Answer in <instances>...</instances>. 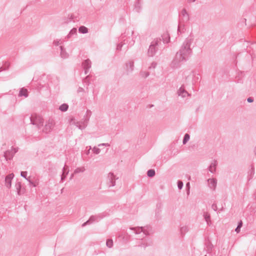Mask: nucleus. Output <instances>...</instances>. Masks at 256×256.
<instances>
[{
    "instance_id": "obj_44",
    "label": "nucleus",
    "mask_w": 256,
    "mask_h": 256,
    "mask_svg": "<svg viewBox=\"0 0 256 256\" xmlns=\"http://www.w3.org/2000/svg\"><path fill=\"white\" fill-rule=\"evenodd\" d=\"M148 245L146 244H140V246H144V248L147 246Z\"/></svg>"
},
{
    "instance_id": "obj_5",
    "label": "nucleus",
    "mask_w": 256,
    "mask_h": 256,
    "mask_svg": "<svg viewBox=\"0 0 256 256\" xmlns=\"http://www.w3.org/2000/svg\"><path fill=\"white\" fill-rule=\"evenodd\" d=\"M54 126L55 122L54 120L50 118L46 121L42 132L46 134H48L52 131Z\"/></svg>"
},
{
    "instance_id": "obj_6",
    "label": "nucleus",
    "mask_w": 256,
    "mask_h": 256,
    "mask_svg": "<svg viewBox=\"0 0 256 256\" xmlns=\"http://www.w3.org/2000/svg\"><path fill=\"white\" fill-rule=\"evenodd\" d=\"M18 151V148L12 147L10 150H6L4 153V156L6 160H11L14 157V154Z\"/></svg>"
},
{
    "instance_id": "obj_18",
    "label": "nucleus",
    "mask_w": 256,
    "mask_h": 256,
    "mask_svg": "<svg viewBox=\"0 0 256 256\" xmlns=\"http://www.w3.org/2000/svg\"><path fill=\"white\" fill-rule=\"evenodd\" d=\"M19 96H24L25 98H26L28 96V90L26 88H22L19 92L18 94Z\"/></svg>"
},
{
    "instance_id": "obj_13",
    "label": "nucleus",
    "mask_w": 256,
    "mask_h": 256,
    "mask_svg": "<svg viewBox=\"0 0 256 256\" xmlns=\"http://www.w3.org/2000/svg\"><path fill=\"white\" fill-rule=\"evenodd\" d=\"M131 229L132 230H134L136 234H138L140 233L141 232H143L144 234V235L149 234L148 232L146 230L145 227L132 228H131Z\"/></svg>"
},
{
    "instance_id": "obj_1",
    "label": "nucleus",
    "mask_w": 256,
    "mask_h": 256,
    "mask_svg": "<svg viewBox=\"0 0 256 256\" xmlns=\"http://www.w3.org/2000/svg\"><path fill=\"white\" fill-rule=\"evenodd\" d=\"M194 40L192 36L186 39L179 50L176 53L175 57L171 63L172 68L178 67L182 63L186 61L192 53L190 46Z\"/></svg>"
},
{
    "instance_id": "obj_2",
    "label": "nucleus",
    "mask_w": 256,
    "mask_h": 256,
    "mask_svg": "<svg viewBox=\"0 0 256 256\" xmlns=\"http://www.w3.org/2000/svg\"><path fill=\"white\" fill-rule=\"evenodd\" d=\"M161 44V39L160 38H154L151 42L148 51V55L149 56L152 57L156 54L158 47Z\"/></svg>"
},
{
    "instance_id": "obj_14",
    "label": "nucleus",
    "mask_w": 256,
    "mask_h": 256,
    "mask_svg": "<svg viewBox=\"0 0 256 256\" xmlns=\"http://www.w3.org/2000/svg\"><path fill=\"white\" fill-rule=\"evenodd\" d=\"M208 186L209 188L212 190H214L216 186L217 180L215 178H209L208 180Z\"/></svg>"
},
{
    "instance_id": "obj_29",
    "label": "nucleus",
    "mask_w": 256,
    "mask_h": 256,
    "mask_svg": "<svg viewBox=\"0 0 256 256\" xmlns=\"http://www.w3.org/2000/svg\"><path fill=\"white\" fill-rule=\"evenodd\" d=\"M106 245L109 248H112V246H113L112 240H110V239L108 240L106 242Z\"/></svg>"
},
{
    "instance_id": "obj_26",
    "label": "nucleus",
    "mask_w": 256,
    "mask_h": 256,
    "mask_svg": "<svg viewBox=\"0 0 256 256\" xmlns=\"http://www.w3.org/2000/svg\"><path fill=\"white\" fill-rule=\"evenodd\" d=\"M162 36L164 42L168 43L170 42V36L168 34H164Z\"/></svg>"
},
{
    "instance_id": "obj_20",
    "label": "nucleus",
    "mask_w": 256,
    "mask_h": 256,
    "mask_svg": "<svg viewBox=\"0 0 256 256\" xmlns=\"http://www.w3.org/2000/svg\"><path fill=\"white\" fill-rule=\"evenodd\" d=\"M60 56H61L62 58H67L68 57V54L63 49V48L62 46H60Z\"/></svg>"
},
{
    "instance_id": "obj_12",
    "label": "nucleus",
    "mask_w": 256,
    "mask_h": 256,
    "mask_svg": "<svg viewBox=\"0 0 256 256\" xmlns=\"http://www.w3.org/2000/svg\"><path fill=\"white\" fill-rule=\"evenodd\" d=\"M126 68L127 74L132 72L134 69V62L133 61H128L126 64Z\"/></svg>"
},
{
    "instance_id": "obj_11",
    "label": "nucleus",
    "mask_w": 256,
    "mask_h": 256,
    "mask_svg": "<svg viewBox=\"0 0 256 256\" xmlns=\"http://www.w3.org/2000/svg\"><path fill=\"white\" fill-rule=\"evenodd\" d=\"M14 177V174H10L6 176L5 178V184L6 186L10 188L12 186V180Z\"/></svg>"
},
{
    "instance_id": "obj_4",
    "label": "nucleus",
    "mask_w": 256,
    "mask_h": 256,
    "mask_svg": "<svg viewBox=\"0 0 256 256\" xmlns=\"http://www.w3.org/2000/svg\"><path fill=\"white\" fill-rule=\"evenodd\" d=\"M180 23L178 26V32H180V30L182 26H184L182 24V23L187 22L189 20L190 17L189 15L186 12V9H183L180 14Z\"/></svg>"
},
{
    "instance_id": "obj_24",
    "label": "nucleus",
    "mask_w": 256,
    "mask_h": 256,
    "mask_svg": "<svg viewBox=\"0 0 256 256\" xmlns=\"http://www.w3.org/2000/svg\"><path fill=\"white\" fill-rule=\"evenodd\" d=\"M190 136L188 134H186L182 141L183 144H186V142L190 140Z\"/></svg>"
},
{
    "instance_id": "obj_15",
    "label": "nucleus",
    "mask_w": 256,
    "mask_h": 256,
    "mask_svg": "<svg viewBox=\"0 0 256 256\" xmlns=\"http://www.w3.org/2000/svg\"><path fill=\"white\" fill-rule=\"evenodd\" d=\"M178 94L179 96H180L182 98H185L186 96L189 95L183 86H182L178 90Z\"/></svg>"
},
{
    "instance_id": "obj_33",
    "label": "nucleus",
    "mask_w": 256,
    "mask_h": 256,
    "mask_svg": "<svg viewBox=\"0 0 256 256\" xmlns=\"http://www.w3.org/2000/svg\"><path fill=\"white\" fill-rule=\"evenodd\" d=\"M92 152H94V153L95 154H100V150L99 148H98L96 146L94 147V148H92Z\"/></svg>"
},
{
    "instance_id": "obj_7",
    "label": "nucleus",
    "mask_w": 256,
    "mask_h": 256,
    "mask_svg": "<svg viewBox=\"0 0 256 256\" xmlns=\"http://www.w3.org/2000/svg\"><path fill=\"white\" fill-rule=\"evenodd\" d=\"M102 217L101 216V214H98L96 216H92L86 222H84L82 224V226H85L87 224H90L93 223L94 222H98L100 220H101Z\"/></svg>"
},
{
    "instance_id": "obj_27",
    "label": "nucleus",
    "mask_w": 256,
    "mask_h": 256,
    "mask_svg": "<svg viewBox=\"0 0 256 256\" xmlns=\"http://www.w3.org/2000/svg\"><path fill=\"white\" fill-rule=\"evenodd\" d=\"M155 171L154 170H149L147 172V175L148 177H153L155 175Z\"/></svg>"
},
{
    "instance_id": "obj_35",
    "label": "nucleus",
    "mask_w": 256,
    "mask_h": 256,
    "mask_svg": "<svg viewBox=\"0 0 256 256\" xmlns=\"http://www.w3.org/2000/svg\"><path fill=\"white\" fill-rule=\"evenodd\" d=\"M178 187L180 190H181L183 187V182L180 181L178 180Z\"/></svg>"
},
{
    "instance_id": "obj_22",
    "label": "nucleus",
    "mask_w": 256,
    "mask_h": 256,
    "mask_svg": "<svg viewBox=\"0 0 256 256\" xmlns=\"http://www.w3.org/2000/svg\"><path fill=\"white\" fill-rule=\"evenodd\" d=\"M78 30L82 34H86L88 32V29L84 26H80Z\"/></svg>"
},
{
    "instance_id": "obj_8",
    "label": "nucleus",
    "mask_w": 256,
    "mask_h": 256,
    "mask_svg": "<svg viewBox=\"0 0 256 256\" xmlns=\"http://www.w3.org/2000/svg\"><path fill=\"white\" fill-rule=\"evenodd\" d=\"M107 179L108 181L109 187L114 186L116 185L115 180L117 178H116V176L112 172H110L108 174Z\"/></svg>"
},
{
    "instance_id": "obj_10",
    "label": "nucleus",
    "mask_w": 256,
    "mask_h": 256,
    "mask_svg": "<svg viewBox=\"0 0 256 256\" xmlns=\"http://www.w3.org/2000/svg\"><path fill=\"white\" fill-rule=\"evenodd\" d=\"M91 62L89 59L85 60L82 64V67L84 70L85 74H87L90 68H91Z\"/></svg>"
},
{
    "instance_id": "obj_23",
    "label": "nucleus",
    "mask_w": 256,
    "mask_h": 256,
    "mask_svg": "<svg viewBox=\"0 0 256 256\" xmlns=\"http://www.w3.org/2000/svg\"><path fill=\"white\" fill-rule=\"evenodd\" d=\"M68 106L67 104H64L60 106L59 109L62 112H66L68 110Z\"/></svg>"
},
{
    "instance_id": "obj_34",
    "label": "nucleus",
    "mask_w": 256,
    "mask_h": 256,
    "mask_svg": "<svg viewBox=\"0 0 256 256\" xmlns=\"http://www.w3.org/2000/svg\"><path fill=\"white\" fill-rule=\"evenodd\" d=\"M20 175L22 177L25 178L26 180H28L30 182V180L26 178L27 172H22L20 173Z\"/></svg>"
},
{
    "instance_id": "obj_9",
    "label": "nucleus",
    "mask_w": 256,
    "mask_h": 256,
    "mask_svg": "<svg viewBox=\"0 0 256 256\" xmlns=\"http://www.w3.org/2000/svg\"><path fill=\"white\" fill-rule=\"evenodd\" d=\"M88 118L86 119L83 122H74L73 124H74L76 127H78L80 130H84V129L88 124Z\"/></svg>"
},
{
    "instance_id": "obj_42",
    "label": "nucleus",
    "mask_w": 256,
    "mask_h": 256,
    "mask_svg": "<svg viewBox=\"0 0 256 256\" xmlns=\"http://www.w3.org/2000/svg\"><path fill=\"white\" fill-rule=\"evenodd\" d=\"M247 101L248 102H254V99L253 98L250 97L247 99Z\"/></svg>"
},
{
    "instance_id": "obj_47",
    "label": "nucleus",
    "mask_w": 256,
    "mask_h": 256,
    "mask_svg": "<svg viewBox=\"0 0 256 256\" xmlns=\"http://www.w3.org/2000/svg\"><path fill=\"white\" fill-rule=\"evenodd\" d=\"M186 186H188V187H189V186H190V183H189V182L187 183V184H186Z\"/></svg>"
},
{
    "instance_id": "obj_49",
    "label": "nucleus",
    "mask_w": 256,
    "mask_h": 256,
    "mask_svg": "<svg viewBox=\"0 0 256 256\" xmlns=\"http://www.w3.org/2000/svg\"><path fill=\"white\" fill-rule=\"evenodd\" d=\"M87 112L91 113V112H90V110H88V111H87Z\"/></svg>"
},
{
    "instance_id": "obj_3",
    "label": "nucleus",
    "mask_w": 256,
    "mask_h": 256,
    "mask_svg": "<svg viewBox=\"0 0 256 256\" xmlns=\"http://www.w3.org/2000/svg\"><path fill=\"white\" fill-rule=\"evenodd\" d=\"M30 120L32 124L36 126L38 128L43 126L44 119L36 114H32L30 117Z\"/></svg>"
},
{
    "instance_id": "obj_50",
    "label": "nucleus",
    "mask_w": 256,
    "mask_h": 256,
    "mask_svg": "<svg viewBox=\"0 0 256 256\" xmlns=\"http://www.w3.org/2000/svg\"><path fill=\"white\" fill-rule=\"evenodd\" d=\"M190 176H189V178H188V180H190Z\"/></svg>"
},
{
    "instance_id": "obj_17",
    "label": "nucleus",
    "mask_w": 256,
    "mask_h": 256,
    "mask_svg": "<svg viewBox=\"0 0 256 256\" xmlns=\"http://www.w3.org/2000/svg\"><path fill=\"white\" fill-rule=\"evenodd\" d=\"M142 2L140 0H138L135 4L134 9L138 12H140L142 8Z\"/></svg>"
},
{
    "instance_id": "obj_43",
    "label": "nucleus",
    "mask_w": 256,
    "mask_h": 256,
    "mask_svg": "<svg viewBox=\"0 0 256 256\" xmlns=\"http://www.w3.org/2000/svg\"><path fill=\"white\" fill-rule=\"evenodd\" d=\"M84 90V88H79L78 90V92H83Z\"/></svg>"
},
{
    "instance_id": "obj_38",
    "label": "nucleus",
    "mask_w": 256,
    "mask_h": 256,
    "mask_svg": "<svg viewBox=\"0 0 256 256\" xmlns=\"http://www.w3.org/2000/svg\"><path fill=\"white\" fill-rule=\"evenodd\" d=\"M212 208L214 210L216 211L217 210V206L216 204H213L212 206Z\"/></svg>"
},
{
    "instance_id": "obj_28",
    "label": "nucleus",
    "mask_w": 256,
    "mask_h": 256,
    "mask_svg": "<svg viewBox=\"0 0 256 256\" xmlns=\"http://www.w3.org/2000/svg\"><path fill=\"white\" fill-rule=\"evenodd\" d=\"M16 188L17 190L18 194V195H20V194L21 184L20 182H18L16 184Z\"/></svg>"
},
{
    "instance_id": "obj_36",
    "label": "nucleus",
    "mask_w": 256,
    "mask_h": 256,
    "mask_svg": "<svg viewBox=\"0 0 256 256\" xmlns=\"http://www.w3.org/2000/svg\"><path fill=\"white\" fill-rule=\"evenodd\" d=\"M156 65H157L156 62H154L151 64L150 66L148 67V68L149 69L154 68L156 67Z\"/></svg>"
},
{
    "instance_id": "obj_45",
    "label": "nucleus",
    "mask_w": 256,
    "mask_h": 256,
    "mask_svg": "<svg viewBox=\"0 0 256 256\" xmlns=\"http://www.w3.org/2000/svg\"><path fill=\"white\" fill-rule=\"evenodd\" d=\"M186 230V227L182 228V229H181L182 231H183V230L185 231V230Z\"/></svg>"
},
{
    "instance_id": "obj_41",
    "label": "nucleus",
    "mask_w": 256,
    "mask_h": 256,
    "mask_svg": "<svg viewBox=\"0 0 256 256\" xmlns=\"http://www.w3.org/2000/svg\"><path fill=\"white\" fill-rule=\"evenodd\" d=\"M54 43L56 46H58L60 44V40H58L54 41Z\"/></svg>"
},
{
    "instance_id": "obj_31",
    "label": "nucleus",
    "mask_w": 256,
    "mask_h": 256,
    "mask_svg": "<svg viewBox=\"0 0 256 256\" xmlns=\"http://www.w3.org/2000/svg\"><path fill=\"white\" fill-rule=\"evenodd\" d=\"M242 221H240L239 222H238V224L237 226V227L235 229V231L237 232V233H238L240 232V228H242Z\"/></svg>"
},
{
    "instance_id": "obj_40",
    "label": "nucleus",
    "mask_w": 256,
    "mask_h": 256,
    "mask_svg": "<svg viewBox=\"0 0 256 256\" xmlns=\"http://www.w3.org/2000/svg\"><path fill=\"white\" fill-rule=\"evenodd\" d=\"M122 44H119L117 45V46H116V49L118 50H120L122 48Z\"/></svg>"
},
{
    "instance_id": "obj_37",
    "label": "nucleus",
    "mask_w": 256,
    "mask_h": 256,
    "mask_svg": "<svg viewBox=\"0 0 256 256\" xmlns=\"http://www.w3.org/2000/svg\"><path fill=\"white\" fill-rule=\"evenodd\" d=\"M110 146V144L108 143H102V144H99L98 145V146Z\"/></svg>"
},
{
    "instance_id": "obj_46",
    "label": "nucleus",
    "mask_w": 256,
    "mask_h": 256,
    "mask_svg": "<svg viewBox=\"0 0 256 256\" xmlns=\"http://www.w3.org/2000/svg\"><path fill=\"white\" fill-rule=\"evenodd\" d=\"M196 0H188V2H194Z\"/></svg>"
},
{
    "instance_id": "obj_25",
    "label": "nucleus",
    "mask_w": 256,
    "mask_h": 256,
    "mask_svg": "<svg viewBox=\"0 0 256 256\" xmlns=\"http://www.w3.org/2000/svg\"><path fill=\"white\" fill-rule=\"evenodd\" d=\"M76 28H73L69 32V34H68L67 37L68 38H70L72 35L76 34Z\"/></svg>"
},
{
    "instance_id": "obj_30",
    "label": "nucleus",
    "mask_w": 256,
    "mask_h": 256,
    "mask_svg": "<svg viewBox=\"0 0 256 256\" xmlns=\"http://www.w3.org/2000/svg\"><path fill=\"white\" fill-rule=\"evenodd\" d=\"M204 217L206 221V222L208 224H209V222H210V215L208 214L207 212L204 213Z\"/></svg>"
},
{
    "instance_id": "obj_19",
    "label": "nucleus",
    "mask_w": 256,
    "mask_h": 256,
    "mask_svg": "<svg viewBox=\"0 0 256 256\" xmlns=\"http://www.w3.org/2000/svg\"><path fill=\"white\" fill-rule=\"evenodd\" d=\"M86 170L84 166L78 167L76 168L74 172V174L84 172Z\"/></svg>"
},
{
    "instance_id": "obj_32",
    "label": "nucleus",
    "mask_w": 256,
    "mask_h": 256,
    "mask_svg": "<svg viewBox=\"0 0 256 256\" xmlns=\"http://www.w3.org/2000/svg\"><path fill=\"white\" fill-rule=\"evenodd\" d=\"M69 170H68L66 173L65 172H62V174L61 176V182H63L64 180H65L67 174H68Z\"/></svg>"
},
{
    "instance_id": "obj_21",
    "label": "nucleus",
    "mask_w": 256,
    "mask_h": 256,
    "mask_svg": "<svg viewBox=\"0 0 256 256\" xmlns=\"http://www.w3.org/2000/svg\"><path fill=\"white\" fill-rule=\"evenodd\" d=\"M140 75L142 78H146L149 76L150 73L148 72L142 70L140 72Z\"/></svg>"
},
{
    "instance_id": "obj_16",
    "label": "nucleus",
    "mask_w": 256,
    "mask_h": 256,
    "mask_svg": "<svg viewBox=\"0 0 256 256\" xmlns=\"http://www.w3.org/2000/svg\"><path fill=\"white\" fill-rule=\"evenodd\" d=\"M217 165L218 162L216 160H213L208 167L209 171L212 173H214L216 172Z\"/></svg>"
},
{
    "instance_id": "obj_48",
    "label": "nucleus",
    "mask_w": 256,
    "mask_h": 256,
    "mask_svg": "<svg viewBox=\"0 0 256 256\" xmlns=\"http://www.w3.org/2000/svg\"><path fill=\"white\" fill-rule=\"evenodd\" d=\"M74 174H72L71 177H70V178H72V177L74 176Z\"/></svg>"
},
{
    "instance_id": "obj_39",
    "label": "nucleus",
    "mask_w": 256,
    "mask_h": 256,
    "mask_svg": "<svg viewBox=\"0 0 256 256\" xmlns=\"http://www.w3.org/2000/svg\"><path fill=\"white\" fill-rule=\"evenodd\" d=\"M68 170V166L64 165V168H62V172H64L66 173Z\"/></svg>"
}]
</instances>
